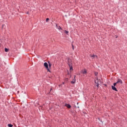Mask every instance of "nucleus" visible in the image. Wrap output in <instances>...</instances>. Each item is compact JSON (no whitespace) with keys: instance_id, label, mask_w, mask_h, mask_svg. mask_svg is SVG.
I'll use <instances>...</instances> for the list:
<instances>
[{"instance_id":"nucleus-14","label":"nucleus","mask_w":127,"mask_h":127,"mask_svg":"<svg viewBox=\"0 0 127 127\" xmlns=\"http://www.w3.org/2000/svg\"><path fill=\"white\" fill-rule=\"evenodd\" d=\"M7 126L8 127H13V125H11V124H8V125H7Z\"/></svg>"},{"instance_id":"nucleus-16","label":"nucleus","mask_w":127,"mask_h":127,"mask_svg":"<svg viewBox=\"0 0 127 127\" xmlns=\"http://www.w3.org/2000/svg\"><path fill=\"white\" fill-rule=\"evenodd\" d=\"M72 49L73 50H74V47L73 44H72Z\"/></svg>"},{"instance_id":"nucleus-6","label":"nucleus","mask_w":127,"mask_h":127,"mask_svg":"<svg viewBox=\"0 0 127 127\" xmlns=\"http://www.w3.org/2000/svg\"><path fill=\"white\" fill-rule=\"evenodd\" d=\"M90 56L91 57V58H92V59H95V58H98L97 55H90Z\"/></svg>"},{"instance_id":"nucleus-3","label":"nucleus","mask_w":127,"mask_h":127,"mask_svg":"<svg viewBox=\"0 0 127 127\" xmlns=\"http://www.w3.org/2000/svg\"><path fill=\"white\" fill-rule=\"evenodd\" d=\"M118 84L117 82L114 83V85H112V89L116 91H118L117 88L115 87V86Z\"/></svg>"},{"instance_id":"nucleus-5","label":"nucleus","mask_w":127,"mask_h":127,"mask_svg":"<svg viewBox=\"0 0 127 127\" xmlns=\"http://www.w3.org/2000/svg\"><path fill=\"white\" fill-rule=\"evenodd\" d=\"M95 85L97 87H99V80L98 78H97L95 80Z\"/></svg>"},{"instance_id":"nucleus-21","label":"nucleus","mask_w":127,"mask_h":127,"mask_svg":"<svg viewBox=\"0 0 127 127\" xmlns=\"http://www.w3.org/2000/svg\"><path fill=\"white\" fill-rule=\"evenodd\" d=\"M78 104H79V103H78V102H77V105H78Z\"/></svg>"},{"instance_id":"nucleus-9","label":"nucleus","mask_w":127,"mask_h":127,"mask_svg":"<svg viewBox=\"0 0 127 127\" xmlns=\"http://www.w3.org/2000/svg\"><path fill=\"white\" fill-rule=\"evenodd\" d=\"M56 27L57 28V29H58L59 30H61L62 29V27L60 26H58L57 24L56 25Z\"/></svg>"},{"instance_id":"nucleus-12","label":"nucleus","mask_w":127,"mask_h":127,"mask_svg":"<svg viewBox=\"0 0 127 127\" xmlns=\"http://www.w3.org/2000/svg\"><path fill=\"white\" fill-rule=\"evenodd\" d=\"M64 33H65L66 35H68L69 32L66 30H64Z\"/></svg>"},{"instance_id":"nucleus-15","label":"nucleus","mask_w":127,"mask_h":127,"mask_svg":"<svg viewBox=\"0 0 127 127\" xmlns=\"http://www.w3.org/2000/svg\"><path fill=\"white\" fill-rule=\"evenodd\" d=\"M50 20V19L49 18H46V21L48 22Z\"/></svg>"},{"instance_id":"nucleus-1","label":"nucleus","mask_w":127,"mask_h":127,"mask_svg":"<svg viewBox=\"0 0 127 127\" xmlns=\"http://www.w3.org/2000/svg\"><path fill=\"white\" fill-rule=\"evenodd\" d=\"M68 65L69 67V71H72L73 69L72 67V61L70 59H68Z\"/></svg>"},{"instance_id":"nucleus-8","label":"nucleus","mask_w":127,"mask_h":127,"mask_svg":"<svg viewBox=\"0 0 127 127\" xmlns=\"http://www.w3.org/2000/svg\"><path fill=\"white\" fill-rule=\"evenodd\" d=\"M65 106L68 109H70L71 108V105H70V104H67V103H66L65 104Z\"/></svg>"},{"instance_id":"nucleus-10","label":"nucleus","mask_w":127,"mask_h":127,"mask_svg":"<svg viewBox=\"0 0 127 127\" xmlns=\"http://www.w3.org/2000/svg\"><path fill=\"white\" fill-rule=\"evenodd\" d=\"M48 64L49 68H51L52 65V64L50 62H48Z\"/></svg>"},{"instance_id":"nucleus-20","label":"nucleus","mask_w":127,"mask_h":127,"mask_svg":"<svg viewBox=\"0 0 127 127\" xmlns=\"http://www.w3.org/2000/svg\"><path fill=\"white\" fill-rule=\"evenodd\" d=\"M77 108H79V106L77 107Z\"/></svg>"},{"instance_id":"nucleus-13","label":"nucleus","mask_w":127,"mask_h":127,"mask_svg":"<svg viewBox=\"0 0 127 127\" xmlns=\"http://www.w3.org/2000/svg\"><path fill=\"white\" fill-rule=\"evenodd\" d=\"M76 82V80H74V81H71V84H74Z\"/></svg>"},{"instance_id":"nucleus-4","label":"nucleus","mask_w":127,"mask_h":127,"mask_svg":"<svg viewBox=\"0 0 127 127\" xmlns=\"http://www.w3.org/2000/svg\"><path fill=\"white\" fill-rule=\"evenodd\" d=\"M117 83L119 84H123V80L121 78H118L117 81Z\"/></svg>"},{"instance_id":"nucleus-19","label":"nucleus","mask_w":127,"mask_h":127,"mask_svg":"<svg viewBox=\"0 0 127 127\" xmlns=\"http://www.w3.org/2000/svg\"><path fill=\"white\" fill-rule=\"evenodd\" d=\"M75 77H76V75H74V77L75 78Z\"/></svg>"},{"instance_id":"nucleus-18","label":"nucleus","mask_w":127,"mask_h":127,"mask_svg":"<svg viewBox=\"0 0 127 127\" xmlns=\"http://www.w3.org/2000/svg\"><path fill=\"white\" fill-rule=\"evenodd\" d=\"M4 27V25H2V28H3Z\"/></svg>"},{"instance_id":"nucleus-17","label":"nucleus","mask_w":127,"mask_h":127,"mask_svg":"<svg viewBox=\"0 0 127 127\" xmlns=\"http://www.w3.org/2000/svg\"><path fill=\"white\" fill-rule=\"evenodd\" d=\"M95 75L96 76H97V75H98V72H95Z\"/></svg>"},{"instance_id":"nucleus-7","label":"nucleus","mask_w":127,"mask_h":127,"mask_svg":"<svg viewBox=\"0 0 127 127\" xmlns=\"http://www.w3.org/2000/svg\"><path fill=\"white\" fill-rule=\"evenodd\" d=\"M82 73L83 74H87V70H86V69H82Z\"/></svg>"},{"instance_id":"nucleus-11","label":"nucleus","mask_w":127,"mask_h":127,"mask_svg":"<svg viewBox=\"0 0 127 127\" xmlns=\"http://www.w3.org/2000/svg\"><path fill=\"white\" fill-rule=\"evenodd\" d=\"M4 51H5V52L7 53L9 51V49L7 48H5Z\"/></svg>"},{"instance_id":"nucleus-2","label":"nucleus","mask_w":127,"mask_h":127,"mask_svg":"<svg viewBox=\"0 0 127 127\" xmlns=\"http://www.w3.org/2000/svg\"><path fill=\"white\" fill-rule=\"evenodd\" d=\"M44 66L47 69V71L51 72V70L49 68L48 64L47 62L44 63Z\"/></svg>"},{"instance_id":"nucleus-22","label":"nucleus","mask_w":127,"mask_h":127,"mask_svg":"<svg viewBox=\"0 0 127 127\" xmlns=\"http://www.w3.org/2000/svg\"><path fill=\"white\" fill-rule=\"evenodd\" d=\"M63 84H64V82H63Z\"/></svg>"}]
</instances>
